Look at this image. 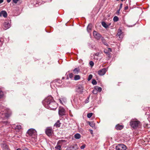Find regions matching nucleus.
Segmentation results:
<instances>
[{
	"label": "nucleus",
	"instance_id": "f257e3e1",
	"mask_svg": "<svg viewBox=\"0 0 150 150\" xmlns=\"http://www.w3.org/2000/svg\"><path fill=\"white\" fill-rule=\"evenodd\" d=\"M43 105L46 108L52 110H55L57 107V103L54 101L52 97L49 96L42 102Z\"/></svg>",
	"mask_w": 150,
	"mask_h": 150
},
{
	"label": "nucleus",
	"instance_id": "f03ea898",
	"mask_svg": "<svg viewBox=\"0 0 150 150\" xmlns=\"http://www.w3.org/2000/svg\"><path fill=\"white\" fill-rule=\"evenodd\" d=\"M131 127L135 129L139 127L141 125L140 122L137 119H132L129 123Z\"/></svg>",
	"mask_w": 150,
	"mask_h": 150
},
{
	"label": "nucleus",
	"instance_id": "7ed1b4c3",
	"mask_svg": "<svg viewBox=\"0 0 150 150\" xmlns=\"http://www.w3.org/2000/svg\"><path fill=\"white\" fill-rule=\"evenodd\" d=\"M27 134L32 138L35 139L37 136V132L35 129L33 128H31L28 130L27 132Z\"/></svg>",
	"mask_w": 150,
	"mask_h": 150
},
{
	"label": "nucleus",
	"instance_id": "20e7f679",
	"mask_svg": "<svg viewBox=\"0 0 150 150\" xmlns=\"http://www.w3.org/2000/svg\"><path fill=\"white\" fill-rule=\"evenodd\" d=\"M115 148L116 150H126L127 147L122 144H119L116 146Z\"/></svg>",
	"mask_w": 150,
	"mask_h": 150
},
{
	"label": "nucleus",
	"instance_id": "39448f33",
	"mask_svg": "<svg viewBox=\"0 0 150 150\" xmlns=\"http://www.w3.org/2000/svg\"><path fill=\"white\" fill-rule=\"evenodd\" d=\"M84 90L83 87L81 85H79L76 88V91L79 94H81Z\"/></svg>",
	"mask_w": 150,
	"mask_h": 150
},
{
	"label": "nucleus",
	"instance_id": "423d86ee",
	"mask_svg": "<svg viewBox=\"0 0 150 150\" xmlns=\"http://www.w3.org/2000/svg\"><path fill=\"white\" fill-rule=\"evenodd\" d=\"M46 134L48 136H51L53 133V131L51 127H49L46 128L45 130Z\"/></svg>",
	"mask_w": 150,
	"mask_h": 150
},
{
	"label": "nucleus",
	"instance_id": "0eeeda50",
	"mask_svg": "<svg viewBox=\"0 0 150 150\" xmlns=\"http://www.w3.org/2000/svg\"><path fill=\"white\" fill-rule=\"evenodd\" d=\"M58 112L59 115L63 116L65 115L66 111L63 107L60 106L59 108Z\"/></svg>",
	"mask_w": 150,
	"mask_h": 150
},
{
	"label": "nucleus",
	"instance_id": "6e6552de",
	"mask_svg": "<svg viewBox=\"0 0 150 150\" xmlns=\"http://www.w3.org/2000/svg\"><path fill=\"white\" fill-rule=\"evenodd\" d=\"M64 141H65L64 140H62L59 141L57 143V145L55 147V150H61V146L59 144H62V143Z\"/></svg>",
	"mask_w": 150,
	"mask_h": 150
},
{
	"label": "nucleus",
	"instance_id": "1a4fd4ad",
	"mask_svg": "<svg viewBox=\"0 0 150 150\" xmlns=\"http://www.w3.org/2000/svg\"><path fill=\"white\" fill-rule=\"evenodd\" d=\"M10 27V24L7 21H5L3 25V28L4 30H6L9 28Z\"/></svg>",
	"mask_w": 150,
	"mask_h": 150
},
{
	"label": "nucleus",
	"instance_id": "9d476101",
	"mask_svg": "<svg viewBox=\"0 0 150 150\" xmlns=\"http://www.w3.org/2000/svg\"><path fill=\"white\" fill-rule=\"evenodd\" d=\"M78 148L79 146L76 144H74L67 147V150H76Z\"/></svg>",
	"mask_w": 150,
	"mask_h": 150
},
{
	"label": "nucleus",
	"instance_id": "9b49d317",
	"mask_svg": "<svg viewBox=\"0 0 150 150\" xmlns=\"http://www.w3.org/2000/svg\"><path fill=\"white\" fill-rule=\"evenodd\" d=\"M107 71L105 68H103L98 71V74L100 76L103 75L105 74Z\"/></svg>",
	"mask_w": 150,
	"mask_h": 150
},
{
	"label": "nucleus",
	"instance_id": "f8f14e48",
	"mask_svg": "<svg viewBox=\"0 0 150 150\" xmlns=\"http://www.w3.org/2000/svg\"><path fill=\"white\" fill-rule=\"evenodd\" d=\"M117 36L119 37L120 38H122L123 37V35L121 30L120 29H118V33L117 34Z\"/></svg>",
	"mask_w": 150,
	"mask_h": 150
},
{
	"label": "nucleus",
	"instance_id": "ddd939ff",
	"mask_svg": "<svg viewBox=\"0 0 150 150\" xmlns=\"http://www.w3.org/2000/svg\"><path fill=\"white\" fill-rule=\"evenodd\" d=\"M93 35L94 37L97 39H99L100 37V35L96 31L93 32Z\"/></svg>",
	"mask_w": 150,
	"mask_h": 150
},
{
	"label": "nucleus",
	"instance_id": "4468645a",
	"mask_svg": "<svg viewBox=\"0 0 150 150\" xmlns=\"http://www.w3.org/2000/svg\"><path fill=\"white\" fill-rule=\"evenodd\" d=\"M3 16L4 18H6L7 16V14L5 11H2L0 13V17Z\"/></svg>",
	"mask_w": 150,
	"mask_h": 150
},
{
	"label": "nucleus",
	"instance_id": "2eb2a0df",
	"mask_svg": "<svg viewBox=\"0 0 150 150\" xmlns=\"http://www.w3.org/2000/svg\"><path fill=\"white\" fill-rule=\"evenodd\" d=\"M59 101L60 103L63 105L64 103L67 101L66 99L64 98L63 97L59 99Z\"/></svg>",
	"mask_w": 150,
	"mask_h": 150
},
{
	"label": "nucleus",
	"instance_id": "dca6fc26",
	"mask_svg": "<svg viewBox=\"0 0 150 150\" xmlns=\"http://www.w3.org/2000/svg\"><path fill=\"white\" fill-rule=\"evenodd\" d=\"M123 128V126L122 125H120L118 124L115 126L116 129L118 130H120L122 129Z\"/></svg>",
	"mask_w": 150,
	"mask_h": 150
},
{
	"label": "nucleus",
	"instance_id": "f3484780",
	"mask_svg": "<svg viewBox=\"0 0 150 150\" xmlns=\"http://www.w3.org/2000/svg\"><path fill=\"white\" fill-rule=\"evenodd\" d=\"M92 28V25L91 24H88L87 27V30L88 32H90Z\"/></svg>",
	"mask_w": 150,
	"mask_h": 150
},
{
	"label": "nucleus",
	"instance_id": "a211bd4d",
	"mask_svg": "<svg viewBox=\"0 0 150 150\" xmlns=\"http://www.w3.org/2000/svg\"><path fill=\"white\" fill-rule=\"evenodd\" d=\"M2 147L4 150H6L8 149V146L6 144H3L2 145Z\"/></svg>",
	"mask_w": 150,
	"mask_h": 150
},
{
	"label": "nucleus",
	"instance_id": "6ab92c4d",
	"mask_svg": "<svg viewBox=\"0 0 150 150\" xmlns=\"http://www.w3.org/2000/svg\"><path fill=\"white\" fill-rule=\"evenodd\" d=\"M94 89L97 91L99 92H100L102 90V88L98 86H96L95 87Z\"/></svg>",
	"mask_w": 150,
	"mask_h": 150
},
{
	"label": "nucleus",
	"instance_id": "aec40b11",
	"mask_svg": "<svg viewBox=\"0 0 150 150\" xmlns=\"http://www.w3.org/2000/svg\"><path fill=\"white\" fill-rule=\"evenodd\" d=\"M74 137L76 139H79L81 137V135L79 134L76 133L74 135Z\"/></svg>",
	"mask_w": 150,
	"mask_h": 150
},
{
	"label": "nucleus",
	"instance_id": "412c9836",
	"mask_svg": "<svg viewBox=\"0 0 150 150\" xmlns=\"http://www.w3.org/2000/svg\"><path fill=\"white\" fill-rule=\"evenodd\" d=\"M102 41L103 43L106 46H108V42L105 39H104L103 38L102 39Z\"/></svg>",
	"mask_w": 150,
	"mask_h": 150
},
{
	"label": "nucleus",
	"instance_id": "4be33fe9",
	"mask_svg": "<svg viewBox=\"0 0 150 150\" xmlns=\"http://www.w3.org/2000/svg\"><path fill=\"white\" fill-rule=\"evenodd\" d=\"M60 123L59 121L58 120L54 125V127H59L60 126Z\"/></svg>",
	"mask_w": 150,
	"mask_h": 150
},
{
	"label": "nucleus",
	"instance_id": "5701e85b",
	"mask_svg": "<svg viewBox=\"0 0 150 150\" xmlns=\"http://www.w3.org/2000/svg\"><path fill=\"white\" fill-rule=\"evenodd\" d=\"M102 26L105 28H107L108 27V25L105 22H102Z\"/></svg>",
	"mask_w": 150,
	"mask_h": 150
},
{
	"label": "nucleus",
	"instance_id": "b1692460",
	"mask_svg": "<svg viewBox=\"0 0 150 150\" xmlns=\"http://www.w3.org/2000/svg\"><path fill=\"white\" fill-rule=\"evenodd\" d=\"M80 70L78 68H75L73 70V71L75 74H77L79 71Z\"/></svg>",
	"mask_w": 150,
	"mask_h": 150
},
{
	"label": "nucleus",
	"instance_id": "393cba45",
	"mask_svg": "<svg viewBox=\"0 0 150 150\" xmlns=\"http://www.w3.org/2000/svg\"><path fill=\"white\" fill-rule=\"evenodd\" d=\"M88 124L90 126L92 127H94L95 126V124L93 122H89Z\"/></svg>",
	"mask_w": 150,
	"mask_h": 150
},
{
	"label": "nucleus",
	"instance_id": "a878e982",
	"mask_svg": "<svg viewBox=\"0 0 150 150\" xmlns=\"http://www.w3.org/2000/svg\"><path fill=\"white\" fill-rule=\"evenodd\" d=\"M80 79V76L79 75H76L74 77V80H79Z\"/></svg>",
	"mask_w": 150,
	"mask_h": 150
},
{
	"label": "nucleus",
	"instance_id": "bb28decb",
	"mask_svg": "<svg viewBox=\"0 0 150 150\" xmlns=\"http://www.w3.org/2000/svg\"><path fill=\"white\" fill-rule=\"evenodd\" d=\"M21 128V125H17L15 127V129H20Z\"/></svg>",
	"mask_w": 150,
	"mask_h": 150
},
{
	"label": "nucleus",
	"instance_id": "cd10ccee",
	"mask_svg": "<svg viewBox=\"0 0 150 150\" xmlns=\"http://www.w3.org/2000/svg\"><path fill=\"white\" fill-rule=\"evenodd\" d=\"M113 20L115 22L117 21L118 20V18L117 16H115L114 17Z\"/></svg>",
	"mask_w": 150,
	"mask_h": 150
},
{
	"label": "nucleus",
	"instance_id": "c85d7f7f",
	"mask_svg": "<svg viewBox=\"0 0 150 150\" xmlns=\"http://www.w3.org/2000/svg\"><path fill=\"white\" fill-rule=\"evenodd\" d=\"M4 96L3 92L1 90H0V98H2Z\"/></svg>",
	"mask_w": 150,
	"mask_h": 150
},
{
	"label": "nucleus",
	"instance_id": "c756f323",
	"mask_svg": "<svg viewBox=\"0 0 150 150\" xmlns=\"http://www.w3.org/2000/svg\"><path fill=\"white\" fill-rule=\"evenodd\" d=\"M93 115V113H88L87 115V117L88 118H90Z\"/></svg>",
	"mask_w": 150,
	"mask_h": 150
},
{
	"label": "nucleus",
	"instance_id": "7c9ffc66",
	"mask_svg": "<svg viewBox=\"0 0 150 150\" xmlns=\"http://www.w3.org/2000/svg\"><path fill=\"white\" fill-rule=\"evenodd\" d=\"M92 84L93 85H95L97 84V82L96 80L94 79L92 80Z\"/></svg>",
	"mask_w": 150,
	"mask_h": 150
},
{
	"label": "nucleus",
	"instance_id": "2f4dec72",
	"mask_svg": "<svg viewBox=\"0 0 150 150\" xmlns=\"http://www.w3.org/2000/svg\"><path fill=\"white\" fill-rule=\"evenodd\" d=\"M92 77V75L91 74H90L88 77V80L89 81L90 80Z\"/></svg>",
	"mask_w": 150,
	"mask_h": 150
},
{
	"label": "nucleus",
	"instance_id": "473e14b6",
	"mask_svg": "<svg viewBox=\"0 0 150 150\" xmlns=\"http://www.w3.org/2000/svg\"><path fill=\"white\" fill-rule=\"evenodd\" d=\"M4 115L5 117L6 118H8L10 116V114L8 113H5Z\"/></svg>",
	"mask_w": 150,
	"mask_h": 150
},
{
	"label": "nucleus",
	"instance_id": "72a5a7b5",
	"mask_svg": "<svg viewBox=\"0 0 150 150\" xmlns=\"http://www.w3.org/2000/svg\"><path fill=\"white\" fill-rule=\"evenodd\" d=\"M89 64L92 67L93 66L94 64V62L92 61H91L89 62Z\"/></svg>",
	"mask_w": 150,
	"mask_h": 150
},
{
	"label": "nucleus",
	"instance_id": "f704fd0d",
	"mask_svg": "<svg viewBox=\"0 0 150 150\" xmlns=\"http://www.w3.org/2000/svg\"><path fill=\"white\" fill-rule=\"evenodd\" d=\"M2 124H3L4 125H8L9 123L7 121H3L2 122Z\"/></svg>",
	"mask_w": 150,
	"mask_h": 150
},
{
	"label": "nucleus",
	"instance_id": "c9c22d12",
	"mask_svg": "<svg viewBox=\"0 0 150 150\" xmlns=\"http://www.w3.org/2000/svg\"><path fill=\"white\" fill-rule=\"evenodd\" d=\"M3 40L1 38L0 39V47H1L3 44Z\"/></svg>",
	"mask_w": 150,
	"mask_h": 150
},
{
	"label": "nucleus",
	"instance_id": "e433bc0d",
	"mask_svg": "<svg viewBox=\"0 0 150 150\" xmlns=\"http://www.w3.org/2000/svg\"><path fill=\"white\" fill-rule=\"evenodd\" d=\"M73 74L72 73H70L69 74V77L70 79H72V78H73Z\"/></svg>",
	"mask_w": 150,
	"mask_h": 150
},
{
	"label": "nucleus",
	"instance_id": "4c0bfd02",
	"mask_svg": "<svg viewBox=\"0 0 150 150\" xmlns=\"http://www.w3.org/2000/svg\"><path fill=\"white\" fill-rule=\"evenodd\" d=\"M89 97H88L85 100V103H87L89 102Z\"/></svg>",
	"mask_w": 150,
	"mask_h": 150
},
{
	"label": "nucleus",
	"instance_id": "58836bf2",
	"mask_svg": "<svg viewBox=\"0 0 150 150\" xmlns=\"http://www.w3.org/2000/svg\"><path fill=\"white\" fill-rule=\"evenodd\" d=\"M104 52L105 53L108 54L109 53V51L108 50H107L106 49H105L104 50Z\"/></svg>",
	"mask_w": 150,
	"mask_h": 150
},
{
	"label": "nucleus",
	"instance_id": "ea45409f",
	"mask_svg": "<svg viewBox=\"0 0 150 150\" xmlns=\"http://www.w3.org/2000/svg\"><path fill=\"white\" fill-rule=\"evenodd\" d=\"M93 93L94 94H96L97 93V91L94 88L93 91Z\"/></svg>",
	"mask_w": 150,
	"mask_h": 150
},
{
	"label": "nucleus",
	"instance_id": "a19ab883",
	"mask_svg": "<svg viewBox=\"0 0 150 150\" xmlns=\"http://www.w3.org/2000/svg\"><path fill=\"white\" fill-rule=\"evenodd\" d=\"M18 1V0H13V2L16 4L17 3Z\"/></svg>",
	"mask_w": 150,
	"mask_h": 150
},
{
	"label": "nucleus",
	"instance_id": "79ce46f5",
	"mask_svg": "<svg viewBox=\"0 0 150 150\" xmlns=\"http://www.w3.org/2000/svg\"><path fill=\"white\" fill-rule=\"evenodd\" d=\"M85 147V145H83L82 146H81V149H84V148Z\"/></svg>",
	"mask_w": 150,
	"mask_h": 150
},
{
	"label": "nucleus",
	"instance_id": "37998d69",
	"mask_svg": "<svg viewBox=\"0 0 150 150\" xmlns=\"http://www.w3.org/2000/svg\"><path fill=\"white\" fill-rule=\"evenodd\" d=\"M120 9H119L118 10H117L116 12V14H118L120 13Z\"/></svg>",
	"mask_w": 150,
	"mask_h": 150
},
{
	"label": "nucleus",
	"instance_id": "c03bdc74",
	"mask_svg": "<svg viewBox=\"0 0 150 150\" xmlns=\"http://www.w3.org/2000/svg\"><path fill=\"white\" fill-rule=\"evenodd\" d=\"M122 4H120V8H119V9H120V10L121 9V8H122Z\"/></svg>",
	"mask_w": 150,
	"mask_h": 150
},
{
	"label": "nucleus",
	"instance_id": "a18cd8bd",
	"mask_svg": "<svg viewBox=\"0 0 150 150\" xmlns=\"http://www.w3.org/2000/svg\"><path fill=\"white\" fill-rule=\"evenodd\" d=\"M148 126H149V125L147 124H146V125H144V126L145 127H148Z\"/></svg>",
	"mask_w": 150,
	"mask_h": 150
},
{
	"label": "nucleus",
	"instance_id": "49530a36",
	"mask_svg": "<svg viewBox=\"0 0 150 150\" xmlns=\"http://www.w3.org/2000/svg\"><path fill=\"white\" fill-rule=\"evenodd\" d=\"M90 133L91 134H92L93 133V131L92 130L90 129Z\"/></svg>",
	"mask_w": 150,
	"mask_h": 150
},
{
	"label": "nucleus",
	"instance_id": "de8ad7c7",
	"mask_svg": "<svg viewBox=\"0 0 150 150\" xmlns=\"http://www.w3.org/2000/svg\"><path fill=\"white\" fill-rule=\"evenodd\" d=\"M69 114L71 116V117L73 116V115L72 114V113H71V112H69Z\"/></svg>",
	"mask_w": 150,
	"mask_h": 150
},
{
	"label": "nucleus",
	"instance_id": "09e8293b",
	"mask_svg": "<svg viewBox=\"0 0 150 150\" xmlns=\"http://www.w3.org/2000/svg\"><path fill=\"white\" fill-rule=\"evenodd\" d=\"M4 1L3 0H0V4L3 3Z\"/></svg>",
	"mask_w": 150,
	"mask_h": 150
},
{
	"label": "nucleus",
	"instance_id": "8fccbe9b",
	"mask_svg": "<svg viewBox=\"0 0 150 150\" xmlns=\"http://www.w3.org/2000/svg\"><path fill=\"white\" fill-rule=\"evenodd\" d=\"M128 6H126L125 8V10H127L128 9Z\"/></svg>",
	"mask_w": 150,
	"mask_h": 150
},
{
	"label": "nucleus",
	"instance_id": "3c124183",
	"mask_svg": "<svg viewBox=\"0 0 150 150\" xmlns=\"http://www.w3.org/2000/svg\"><path fill=\"white\" fill-rule=\"evenodd\" d=\"M7 1L8 3H9L11 1V0H6Z\"/></svg>",
	"mask_w": 150,
	"mask_h": 150
},
{
	"label": "nucleus",
	"instance_id": "603ef678",
	"mask_svg": "<svg viewBox=\"0 0 150 150\" xmlns=\"http://www.w3.org/2000/svg\"><path fill=\"white\" fill-rule=\"evenodd\" d=\"M23 150H28V149L27 148H25Z\"/></svg>",
	"mask_w": 150,
	"mask_h": 150
},
{
	"label": "nucleus",
	"instance_id": "864d4df0",
	"mask_svg": "<svg viewBox=\"0 0 150 150\" xmlns=\"http://www.w3.org/2000/svg\"><path fill=\"white\" fill-rule=\"evenodd\" d=\"M98 53H96V54H95V55H96V56H98Z\"/></svg>",
	"mask_w": 150,
	"mask_h": 150
},
{
	"label": "nucleus",
	"instance_id": "5fc2aeb1",
	"mask_svg": "<svg viewBox=\"0 0 150 150\" xmlns=\"http://www.w3.org/2000/svg\"><path fill=\"white\" fill-rule=\"evenodd\" d=\"M16 150H21L20 148H18Z\"/></svg>",
	"mask_w": 150,
	"mask_h": 150
},
{
	"label": "nucleus",
	"instance_id": "6e6d98bb",
	"mask_svg": "<svg viewBox=\"0 0 150 150\" xmlns=\"http://www.w3.org/2000/svg\"><path fill=\"white\" fill-rule=\"evenodd\" d=\"M109 50H110L111 49H110L109 48Z\"/></svg>",
	"mask_w": 150,
	"mask_h": 150
}]
</instances>
